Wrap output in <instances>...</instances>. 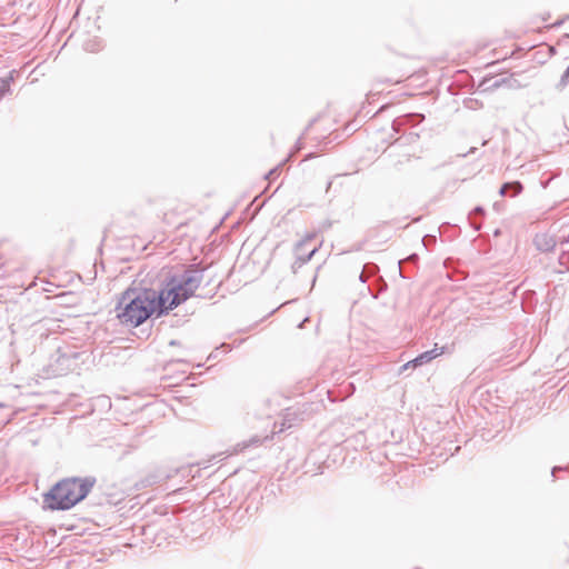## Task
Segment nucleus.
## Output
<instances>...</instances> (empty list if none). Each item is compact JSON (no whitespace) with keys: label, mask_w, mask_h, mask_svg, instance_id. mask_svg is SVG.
Returning a JSON list of instances; mask_svg holds the SVG:
<instances>
[{"label":"nucleus","mask_w":569,"mask_h":569,"mask_svg":"<svg viewBox=\"0 0 569 569\" xmlns=\"http://www.w3.org/2000/svg\"><path fill=\"white\" fill-rule=\"evenodd\" d=\"M116 317L126 327H138L143 323L152 313L158 312V299L152 289H128L117 306Z\"/></svg>","instance_id":"nucleus-1"},{"label":"nucleus","mask_w":569,"mask_h":569,"mask_svg":"<svg viewBox=\"0 0 569 569\" xmlns=\"http://www.w3.org/2000/svg\"><path fill=\"white\" fill-rule=\"evenodd\" d=\"M202 280L203 271L196 268L186 269L168 278L161 290L156 291L159 315L167 313L192 297Z\"/></svg>","instance_id":"nucleus-2"},{"label":"nucleus","mask_w":569,"mask_h":569,"mask_svg":"<svg viewBox=\"0 0 569 569\" xmlns=\"http://www.w3.org/2000/svg\"><path fill=\"white\" fill-rule=\"evenodd\" d=\"M93 485L91 478L64 479L44 495L43 503L50 510H68L84 499Z\"/></svg>","instance_id":"nucleus-3"},{"label":"nucleus","mask_w":569,"mask_h":569,"mask_svg":"<svg viewBox=\"0 0 569 569\" xmlns=\"http://www.w3.org/2000/svg\"><path fill=\"white\" fill-rule=\"evenodd\" d=\"M443 352H445V347H441V348H437L436 347V348H433L431 350H428V351H425V352L420 353L418 357H416L412 360L413 368L430 362L431 360H433L435 358L439 357Z\"/></svg>","instance_id":"nucleus-4"},{"label":"nucleus","mask_w":569,"mask_h":569,"mask_svg":"<svg viewBox=\"0 0 569 569\" xmlns=\"http://www.w3.org/2000/svg\"><path fill=\"white\" fill-rule=\"evenodd\" d=\"M313 234H308L305 239H302L301 241H299L296 246V254H297V258L302 262V263H306L308 262L312 256L317 252L318 250V247H313L308 253H306V256H303L301 253V249L305 248V246L311 241L313 239Z\"/></svg>","instance_id":"nucleus-5"},{"label":"nucleus","mask_w":569,"mask_h":569,"mask_svg":"<svg viewBox=\"0 0 569 569\" xmlns=\"http://www.w3.org/2000/svg\"><path fill=\"white\" fill-rule=\"evenodd\" d=\"M512 189L513 193L512 196H517L522 191V184L519 181L515 182H507L501 188L499 193L501 196H505L507 193V190Z\"/></svg>","instance_id":"nucleus-6"},{"label":"nucleus","mask_w":569,"mask_h":569,"mask_svg":"<svg viewBox=\"0 0 569 569\" xmlns=\"http://www.w3.org/2000/svg\"><path fill=\"white\" fill-rule=\"evenodd\" d=\"M12 80V76L6 79L0 80V99L3 98L7 93L10 92V81Z\"/></svg>","instance_id":"nucleus-7"},{"label":"nucleus","mask_w":569,"mask_h":569,"mask_svg":"<svg viewBox=\"0 0 569 569\" xmlns=\"http://www.w3.org/2000/svg\"><path fill=\"white\" fill-rule=\"evenodd\" d=\"M561 82L562 83H568L569 82V67L566 69V71L563 72L562 77H561Z\"/></svg>","instance_id":"nucleus-8"},{"label":"nucleus","mask_w":569,"mask_h":569,"mask_svg":"<svg viewBox=\"0 0 569 569\" xmlns=\"http://www.w3.org/2000/svg\"><path fill=\"white\" fill-rule=\"evenodd\" d=\"M413 368V362L412 360L411 361H408L407 363H405L402 367H401V371H405V370H408L409 368Z\"/></svg>","instance_id":"nucleus-9"},{"label":"nucleus","mask_w":569,"mask_h":569,"mask_svg":"<svg viewBox=\"0 0 569 569\" xmlns=\"http://www.w3.org/2000/svg\"><path fill=\"white\" fill-rule=\"evenodd\" d=\"M483 212H485V210L482 207H476L473 209V213H476V214H483Z\"/></svg>","instance_id":"nucleus-10"},{"label":"nucleus","mask_w":569,"mask_h":569,"mask_svg":"<svg viewBox=\"0 0 569 569\" xmlns=\"http://www.w3.org/2000/svg\"><path fill=\"white\" fill-rule=\"evenodd\" d=\"M276 173V170H271L269 173H268V177L267 178H270L272 174Z\"/></svg>","instance_id":"nucleus-11"},{"label":"nucleus","mask_w":569,"mask_h":569,"mask_svg":"<svg viewBox=\"0 0 569 569\" xmlns=\"http://www.w3.org/2000/svg\"><path fill=\"white\" fill-rule=\"evenodd\" d=\"M560 469H561V468H557V467H555V468H553V470H552V475L555 476L556 471H557V470H560Z\"/></svg>","instance_id":"nucleus-12"},{"label":"nucleus","mask_w":569,"mask_h":569,"mask_svg":"<svg viewBox=\"0 0 569 569\" xmlns=\"http://www.w3.org/2000/svg\"><path fill=\"white\" fill-rule=\"evenodd\" d=\"M360 280H361V281H365V278H363V274H362V273L360 274Z\"/></svg>","instance_id":"nucleus-13"},{"label":"nucleus","mask_w":569,"mask_h":569,"mask_svg":"<svg viewBox=\"0 0 569 569\" xmlns=\"http://www.w3.org/2000/svg\"><path fill=\"white\" fill-rule=\"evenodd\" d=\"M301 253L306 256V250H303V248L301 249Z\"/></svg>","instance_id":"nucleus-14"},{"label":"nucleus","mask_w":569,"mask_h":569,"mask_svg":"<svg viewBox=\"0 0 569 569\" xmlns=\"http://www.w3.org/2000/svg\"><path fill=\"white\" fill-rule=\"evenodd\" d=\"M2 407V403H0V408Z\"/></svg>","instance_id":"nucleus-15"}]
</instances>
